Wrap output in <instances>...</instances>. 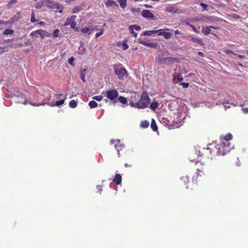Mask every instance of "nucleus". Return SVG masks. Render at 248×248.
Returning a JSON list of instances; mask_svg holds the SVG:
<instances>
[{
    "label": "nucleus",
    "mask_w": 248,
    "mask_h": 248,
    "mask_svg": "<svg viewBox=\"0 0 248 248\" xmlns=\"http://www.w3.org/2000/svg\"><path fill=\"white\" fill-rule=\"evenodd\" d=\"M232 139V135L229 134L225 136L222 142L212 148L210 147L203 148L202 150V155L203 157L212 159L216 155H224L233 148V146L231 144L230 140Z\"/></svg>",
    "instance_id": "f257e3e1"
},
{
    "label": "nucleus",
    "mask_w": 248,
    "mask_h": 248,
    "mask_svg": "<svg viewBox=\"0 0 248 248\" xmlns=\"http://www.w3.org/2000/svg\"><path fill=\"white\" fill-rule=\"evenodd\" d=\"M150 98L147 93L146 91H143L140 99L138 102L134 103L130 102V105L132 107L139 108H146L149 104Z\"/></svg>",
    "instance_id": "f03ea898"
},
{
    "label": "nucleus",
    "mask_w": 248,
    "mask_h": 248,
    "mask_svg": "<svg viewBox=\"0 0 248 248\" xmlns=\"http://www.w3.org/2000/svg\"><path fill=\"white\" fill-rule=\"evenodd\" d=\"M199 155L197 157V160L196 161L195 160V158H194V157L195 156L194 155H192L189 157L191 163V166L192 167H193L194 169L195 170H196L197 171H199L202 173H203L204 170V167L203 164L202 162V159L201 158L202 157V158H205V157H203V155H202V153L200 151H199Z\"/></svg>",
    "instance_id": "7ed1b4c3"
},
{
    "label": "nucleus",
    "mask_w": 248,
    "mask_h": 248,
    "mask_svg": "<svg viewBox=\"0 0 248 248\" xmlns=\"http://www.w3.org/2000/svg\"><path fill=\"white\" fill-rule=\"evenodd\" d=\"M113 67L115 74L119 79H124L127 76V72L122 64H114Z\"/></svg>",
    "instance_id": "20e7f679"
},
{
    "label": "nucleus",
    "mask_w": 248,
    "mask_h": 248,
    "mask_svg": "<svg viewBox=\"0 0 248 248\" xmlns=\"http://www.w3.org/2000/svg\"><path fill=\"white\" fill-rule=\"evenodd\" d=\"M119 93L115 89L108 90L105 93V96L109 99L113 101L114 103H116L115 100L118 97Z\"/></svg>",
    "instance_id": "39448f33"
},
{
    "label": "nucleus",
    "mask_w": 248,
    "mask_h": 248,
    "mask_svg": "<svg viewBox=\"0 0 248 248\" xmlns=\"http://www.w3.org/2000/svg\"><path fill=\"white\" fill-rule=\"evenodd\" d=\"M30 36L36 37H37L38 36H39L41 37V38L43 39L45 37H49L50 33L43 29H39L31 32L30 33Z\"/></svg>",
    "instance_id": "423d86ee"
},
{
    "label": "nucleus",
    "mask_w": 248,
    "mask_h": 248,
    "mask_svg": "<svg viewBox=\"0 0 248 248\" xmlns=\"http://www.w3.org/2000/svg\"><path fill=\"white\" fill-rule=\"evenodd\" d=\"M76 18V16H72L70 17L67 18L64 24V26L70 25L71 28L75 29L76 31H78V28L76 27L77 23L75 21Z\"/></svg>",
    "instance_id": "0eeeda50"
},
{
    "label": "nucleus",
    "mask_w": 248,
    "mask_h": 248,
    "mask_svg": "<svg viewBox=\"0 0 248 248\" xmlns=\"http://www.w3.org/2000/svg\"><path fill=\"white\" fill-rule=\"evenodd\" d=\"M110 143L111 144H114V147L116 150L117 151L118 156L120 157V151H122L124 148V145L120 143V140H110Z\"/></svg>",
    "instance_id": "6e6552de"
},
{
    "label": "nucleus",
    "mask_w": 248,
    "mask_h": 248,
    "mask_svg": "<svg viewBox=\"0 0 248 248\" xmlns=\"http://www.w3.org/2000/svg\"><path fill=\"white\" fill-rule=\"evenodd\" d=\"M166 11L171 14H181L182 13V11H180L177 8L176 6L174 5L170 4L168 5L166 7Z\"/></svg>",
    "instance_id": "1a4fd4ad"
},
{
    "label": "nucleus",
    "mask_w": 248,
    "mask_h": 248,
    "mask_svg": "<svg viewBox=\"0 0 248 248\" xmlns=\"http://www.w3.org/2000/svg\"><path fill=\"white\" fill-rule=\"evenodd\" d=\"M67 95V94H65L64 95L63 99H61L59 101H57L55 103H51L50 102H46V103H42V105H45V104H47V105L50 106L51 107H53V106L59 107L64 104V101L66 99Z\"/></svg>",
    "instance_id": "9d476101"
},
{
    "label": "nucleus",
    "mask_w": 248,
    "mask_h": 248,
    "mask_svg": "<svg viewBox=\"0 0 248 248\" xmlns=\"http://www.w3.org/2000/svg\"><path fill=\"white\" fill-rule=\"evenodd\" d=\"M218 28H219L217 27H214L212 26H206L205 27L202 28V31L204 35H207L209 33L212 34V33L211 32V29H217ZM213 34L216 35V34L214 33H213Z\"/></svg>",
    "instance_id": "9b49d317"
},
{
    "label": "nucleus",
    "mask_w": 248,
    "mask_h": 248,
    "mask_svg": "<svg viewBox=\"0 0 248 248\" xmlns=\"http://www.w3.org/2000/svg\"><path fill=\"white\" fill-rule=\"evenodd\" d=\"M141 16L146 18L153 19L155 17L154 14L148 10H144L141 13Z\"/></svg>",
    "instance_id": "f8f14e48"
},
{
    "label": "nucleus",
    "mask_w": 248,
    "mask_h": 248,
    "mask_svg": "<svg viewBox=\"0 0 248 248\" xmlns=\"http://www.w3.org/2000/svg\"><path fill=\"white\" fill-rule=\"evenodd\" d=\"M129 29L131 33L132 34V36L134 37H136L137 36V33L134 32V30L137 31H140L141 29V28L140 26L137 25H131L129 27Z\"/></svg>",
    "instance_id": "ddd939ff"
},
{
    "label": "nucleus",
    "mask_w": 248,
    "mask_h": 248,
    "mask_svg": "<svg viewBox=\"0 0 248 248\" xmlns=\"http://www.w3.org/2000/svg\"><path fill=\"white\" fill-rule=\"evenodd\" d=\"M139 43L151 48H156L157 45L156 43H147L144 40L139 39Z\"/></svg>",
    "instance_id": "4468645a"
},
{
    "label": "nucleus",
    "mask_w": 248,
    "mask_h": 248,
    "mask_svg": "<svg viewBox=\"0 0 248 248\" xmlns=\"http://www.w3.org/2000/svg\"><path fill=\"white\" fill-rule=\"evenodd\" d=\"M189 182V177L187 175L183 176L181 178V183L186 186V188H188L187 184Z\"/></svg>",
    "instance_id": "2eb2a0df"
},
{
    "label": "nucleus",
    "mask_w": 248,
    "mask_h": 248,
    "mask_svg": "<svg viewBox=\"0 0 248 248\" xmlns=\"http://www.w3.org/2000/svg\"><path fill=\"white\" fill-rule=\"evenodd\" d=\"M105 5L107 7L118 6V4L117 3V2L112 0H106L105 1Z\"/></svg>",
    "instance_id": "dca6fc26"
},
{
    "label": "nucleus",
    "mask_w": 248,
    "mask_h": 248,
    "mask_svg": "<svg viewBox=\"0 0 248 248\" xmlns=\"http://www.w3.org/2000/svg\"><path fill=\"white\" fill-rule=\"evenodd\" d=\"M122 176L119 174H117L115 175L114 178L113 179L112 181L116 185H118L121 184L122 182Z\"/></svg>",
    "instance_id": "f3484780"
},
{
    "label": "nucleus",
    "mask_w": 248,
    "mask_h": 248,
    "mask_svg": "<svg viewBox=\"0 0 248 248\" xmlns=\"http://www.w3.org/2000/svg\"><path fill=\"white\" fill-rule=\"evenodd\" d=\"M190 40L192 42L197 43L201 46L204 45V44L203 43L202 40L201 38H198L197 37L192 36L191 37Z\"/></svg>",
    "instance_id": "a211bd4d"
},
{
    "label": "nucleus",
    "mask_w": 248,
    "mask_h": 248,
    "mask_svg": "<svg viewBox=\"0 0 248 248\" xmlns=\"http://www.w3.org/2000/svg\"><path fill=\"white\" fill-rule=\"evenodd\" d=\"M127 0H118V2L119 3L121 8L124 9L127 6Z\"/></svg>",
    "instance_id": "6ab92c4d"
},
{
    "label": "nucleus",
    "mask_w": 248,
    "mask_h": 248,
    "mask_svg": "<svg viewBox=\"0 0 248 248\" xmlns=\"http://www.w3.org/2000/svg\"><path fill=\"white\" fill-rule=\"evenodd\" d=\"M151 127L152 129L154 131H156L157 130V126L156 124L155 121L154 119H152Z\"/></svg>",
    "instance_id": "aec40b11"
},
{
    "label": "nucleus",
    "mask_w": 248,
    "mask_h": 248,
    "mask_svg": "<svg viewBox=\"0 0 248 248\" xmlns=\"http://www.w3.org/2000/svg\"><path fill=\"white\" fill-rule=\"evenodd\" d=\"M153 34H155V30L147 31L141 33L144 36H151Z\"/></svg>",
    "instance_id": "412c9836"
},
{
    "label": "nucleus",
    "mask_w": 248,
    "mask_h": 248,
    "mask_svg": "<svg viewBox=\"0 0 248 248\" xmlns=\"http://www.w3.org/2000/svg\"><path fill=\"white\" fill-rule=\"evenodd\" d=\"M55 8L58 9V11H56V12H59L60 13H62L63 10V6L62 4L57 3L55 5Z\"/></svg>",
    "instance_id": "4be33fe9"
},
{
    "label": "nucleus",
    "mask_w": 248,
    "mask_h": 248,
    "mask_svg": "<svg viewBox=\"0 0 248 248\" xmlns=\"http://www.w3.org/2000/svg\"><path fill=\"white\" fill-rule=\"evenodd\" d=\"M149 125V123L147 121H143L141 122L140 126L142 128H146Z\"/></svg>",
    "instance_id": "5701e85b"
},
{
    "label": "nucleus",
    "mask_w": 248,
    "mask_h": 248,
    "mask_svg": "<svg viewBox=\"0 0 248 248\" xmlns=\"http://www.w3.org/2000/svg\"><path fill=\"white\" fill-rule=\"evenodd\" d=\"M97 103L93 100H92L89 102V106L91 108H95L97 107Z\"/></svg>",
    "instance_id": "b1692460"
},
{
    "label": "nucleus",
    "mask_w": 248,
    "mask_h": 248,
    "mask_svg": "<svg viewBox=\"0 0 248 248\" xmlns=\"http://www.w3.org/2000/svg\"><path fill=\"white\" fill-rule=\"evenodd\" d=\"M82 10V8L81 6H77L74 7L72 10V13H78L80 12Z\"/></svg>",
    "instance_id": "393cba45"
},
{
    "label": "nucleus",
    "mask_w": 248,
    "mask_h": 248,
    "mask_svg": "<svg viewBox=\"0 0 248 248\" xmlns=\"http://www.w3.org/2000/svg\"><path fill=\"white\" fill-rule=\"evenodd\" d=\"M118 100L123 104H125L127 102V99L125 97L122 96H121L118 98Z\"/></svg>",
    "instance_id": "a878e982"
},
{
    "label": "nucleus",
    "mask_w": 248,
    "mask_h": 248,
    "mask_svg": "<svg viewBox=\"0 0 248 248\" xmlns=\"http://www.w3.org/2000/svg\"><path fill=\"white\" fill-rule=\"evenodd\" d=\"M158 106V104L156 102H152L150 104V108L152 110H155Z\"/></svg>",
    "instance_id": "bb28decb"
},
{
    "label": "nucleus",
    "mask_w": 248,
    "mask_h": 248,
    "mask_svg": "<svg viewBox=\"0 0 248 248\" xmlns=\"http://www.w3.org/2000/svg\"><path fill=\"white\" fill-rule=\"evenodd\" d=\"M69 105L70 108H75L77 106V103L75 100H72L69 102Z\"/></svg>",
    "instance_id": "cd10ccee"
},
{
    "label": "nucleus",
    "mask_w": 248,
    "mask_h": 248,
    "mask_svg": "<svg viewBox=\"0 0 248 248\" xmlns=\"http://www.w3.org/2000/svg\"><path fill=\"white\" fill-rule=\"evenodd\" d=\"M24 105H26L27 103H30L31 105L33 106H39L40 105H42V104H36L34 103H32L31 101L28 102L27 99H25L24 102L22 103Z\"/></svg>",
    "instance_id": "c85d7f7f"
},
{
    "label": "nucleus",
    "mask_w": 248,
    "mask_h": 248,
    "mask_svg": "<svg viewBox=\"0 0 248 248\" xmlns=\"http://www.w3.org/2000/svg\"><path fill=\"white\" fill-rule=\"evenodd\" d=\"M13 33H14V31L12 30H11V29H6L3 32V34L5 35H7L9 34L11 35Z\"/></svg>",
    "instance_id": "c756f323"
},
{
    "label": "nucleus",
    "mask_w": 248,
    "mask_h": 248,
    "mask_svg": "<svg viewBox=\"0 0 248 248\" xmlns=\"http://www.w3.org/2000/svg\"><path fill=\"white\" fill-rule=\"evenodd\" d=\"M38 19H36L35 18V15L34 14V12L33 11H32L31 14V22H35L36 21H38Z\"/></svg>",
    "instance_id": "7c9ffc66"
},
{
    "label": "nucleus",
    "mask_w": 248,
    "mask_h": 248,
    "mask_svg": "<svg viewBox=\"0 0 248 248\" xmlns=\"http://www.w3.org/2000/svg\"><path fill=\"white\" fill-rule=\"evenodd\" d=\"M17 2L16 0H10L8 4H7V7L8 9H10L11 8L12 5L13 4H16Z\"/></svg>",
    "instance_id": "2f4dec72"
},
{
    "label": "nucleus",
    "mask_w": 248,
    "mask_h": 248,
    "mask_svg": "<svg viewBox=\"0 0 248 248\" xmlns=\"http://www.w3.org/2000/svg\"><path fill=\"white\" fill-rule=\"evenodd\" d=\"M163 36L166 39H170L171 36V34L168 32H164Z\"/></svg>",
    "instance_id": "473e14b6"
},
{
    "label": "nucleus",
    "mask_w": 248,
    "mask_h": 248,
    "mask_svg": "<svg viewBox=\"0 0 248 248\" xmlns=\"http://www.w3.org/2000/svg\"><path fill=\"white\" fill-rule=\"evenodd\" d=\"M85 71H86V69H83L80 74V78L82 80V81L84 82H85L86 81L85 76V74H84V72H85Z\"/></svg>",
    "instance_id": "72a5a7b5"
},
{
    "label": "nucleus",
    "mask_w": 248,
    "mask_h": 248,
    "mask_svg": "<svg viewBox=\"0 0 248 248\" xmlns=\"http://www.w3.org/2000/svg\"><path fill=\"white\" fill-rule=\"evenodd\" d=\"M123 49L125 50L128 49V45L127 44V41H124L122 44Z\"/></svg>",
    "instance_id": "f704fd0d"
},
{
    "label": "nucleus",
    "mask_w": 248,
    "mask_h": 248,
    "mask_svg": "<svg viewBox=\"0 0 248 248\" xmlns=\"http://www.w3.org/2000/svg\"><path fill=\"white\" fill-rule=\"evenodd\" d=\"M104 29H101V30H100L99 32H97L95 34V38H96L99 37L100 36L102 35L104 33Z\"/></svg>",
    "instance_id": "c9c22d12"
},
{
    "label": "nucleus",
    "mask_w": 248,
    "mask_h": 248,
    "mask_svg": "<svg viewBox=\"0 0 248 248\" xmlns=\"http://www.w3.org/2000/svg\"><path fill=\"white\" fill-rule=\"evenodd\" d=\"M93 100H95L97 101H100L102 100L103 99V96L101 95H98V96H94L93 97Z\"/></svg>",
    "instance_id": "e433bc0d"
},
{
    "label": "nucleus",
    "mask_w": 248,
    "mask_h": 248,
    "mask_svg": "<svg viewBox=\"0 0 248 248\" xmlns=\"http://www.w3.org/2000/svg\"><path fill=\"white\" fill-rule=\"evenodd\" d=\"M60 32V30L59 29H56L54 31L53 33L52 34V36L53 37H57L59 36V34Z\"/></svg>",
    "instance_id": "4c0bfd02"
},
{
    "label": "nucleus",
    "mask_w": 248,
    "mask_h": 248,
    "mask_svg": "<svg viewBox=\"0 0 248 248\" xmlns=\"http://www.w3.org/2000/svg\"><path fill=\"white\" fill-rule=\"evenodd\" d=\"M164 31H163V30L159 29L158 30H155V33H158V35L159 36H163V34Z\"/></svg>",
    "instance_id": "58836bf2"
},
{
    "label": "nucleus",
    "mask_w": 248,
    "mask_h": 248,
    "mask_svg": "<svg viewBox=\"0 0 248 248\" xmlns=\"http://www.w3.org/2000/svg\"><path fill=\"white\" fill-rule=\"evenodd\" d=\"M85 49L82 47H79L78 49V53L79 54H82L85 52Z\"/></svg>",
    "instance_id": "ea45409f"
},
{
    "label": "nucleus",
    "mask_w": 248,
    "mask_h": 248,
    "mask_svg": "<svg viewBox=\"0 0 248 248\" xmlns=\"http://www.w3.org/2000/svg\"><path fill=\"white\" fill-rule=\"evenodd\" d=\"M180 85H181V86H182V87L184 88H187L189 86V83H186V82H182V83H180Z\"/></svg>",
    "instance_id": "a19ab883"
},
{
    "label": "nucleus",
    "mask_w": 248,
    "mask_h": 248,
    "mask_svg": "<svg viewBox=\"0 0 248 248\" xmlns=\"http://www.w3.org/2000/svg\"><path fill=\"white\" fill-rule=\"evenodd\" d=\"M74 60H75L74 58L73 57H72L68 59V62L70 65H74L73 62H74Z\"/></svg>",
    "instance_id": "79ce46f5"
},
{
    "label": "nucleus",
    "mask_w": 248,
    "mask_h": 248,
    "mask_svg": "<svg viewBox=\"0 0 248 248\" xmlns=\"http://www.w3.org/2000/svg\"><path fill=\"white\" fill-rule=\"evenodd\" d=\"M89 31V28L85 27L81 29V31L83 33H86L88 32Z\"/></svg>",
    "instance_id": "37998d69"
},
{
    "label": "nucleus",
    "mask_w": 248,
    "mask_h": 248,
    "mask_svg": "<svg viewBox=\"0 0 248 248\" xmlns=\"http://www.w3.org/2000/svg\"><path fill=\"white\" fill-rule=\"evenodd\" d=\"M177 80L178 82H180L183 80V78L181 74H179L178 75Z\"/></svg>",
    "instance_id": "c03bdc74"
},
{
    "label": "nucleus",
    "mask_w": 248,
    "mask_h": 248,
    "mask_svg": "<svg viewBox=\"0 0 248 248\" xmlns=\"http://www.w3.org/2000/svg\"><path fill=\"white\" fill-rule=\"evenodd\" d=\"M96 189L98 192H99V193L101 194V191L102 190V186L101 185H97L96 186Z\"/></svg>",
    "instance_id": "a18cd8bd"
},
{
    "label": "nucleus",
    "mask_w": 248,
    "mask_h": 248,
    "mask_svg": "<svg viewBox=\"0 0 248 248\" xmlns=\"http://www.w3.org/2000/svg\"><path fill=\"white\" fill-rule=\"evenodd\" d=\"M200 5L203 8V10H205L206 9V8L207 7V5L206 4H205L204 3H201Z\"/></svg>",
    "instance_id": "49530a36"
},
{
    "label": "nucleus",
    "mask_w": 248,
    "mask_h": 248,
    "mask_svg": "<svg viewBox=\"0 0 248 248\" xmlns=\"http://www.w3.org/2000/svg\"><path fill=\"white\" fill-rule=\"evenodd\" d=\"M226 53L228 54H234V55H236L235 53H234L232 50H227L226 51Z\"/></svg>",
    "instance_id": "de8ad7c7"
},
{
    "label": "nucleus",
    "mask_w": 248,
    "mask_h": 248,
    "mask_svg": "<svg viewBox=\"0 0 248 248\" xmlns=\"http://www.w3.org/2000/svg\"><path fill=\"white\" fill-rule=\"evenodd\" d=\"M190 27L193 29V31H194V32H195L196 33H197V32H198L197 30V29L195 28V27L194 25H191L190 26Z\"/></svg>",
    "instance_id": "09e8293b"
},
{
    "label": "nucleus",
    "mask_w": 248,
    "mask_h": 248,
    "mask_svg": "<svg viewBox=\"0 0 248 248\" xmlns=\"http://www.w3.org/2000/svg\"><path fill=\"white\" fill-rule=\"evenodd\" d=\"M6 47H1L0 46V54H2L3 52H4V49L6 48Z\"/></svg>",
    "instance_id": "8fccbe9b"
},
{
    "label": "nucleus",
    "mask_w": 248,
    "mask_h": 248,
    "mask_svg": "<svg viewBox=\"0 0 248 248\" xmlns=\"http://www.w3.org/2000/svg\"><path fill=\"white\" fill-rule=\"evenodd\" d=\"M174 33L175 35H177V34H181L182 33L181 32L179 31L178 30H177L176 31H174Z\"/></svg>",
    "instance_id": "3c124183"
},
{
    "label": "nucleus",
    "mask_w": 248,
    "mask_h": 248,
    "mask_svg": "<svg viewBox=\"0 0 248 248\" xmlns=\"http://www.w3.org/2000/svg\"><path fill=\"white\" fill-rule=\"evenodd\" d=\"M144 6L145 8H153V7H152L151 5H149V4H145L144 5Z\"/></svg>",
    "instance_id": "603ef678"
},
{
    "label": "nucleus",
    "mask_w": 248,
    "mask_h": 248,
    "mask_svg": "<svg viewBox=\"0 0 248 248\" xmlns=\"http://www.w3.org/2000/svg\"><path fill=\"white\" fill-rule=\"evenodd\" d=\"M223 103V105L224 106V107H225V109H226L227 108H230V107H229V106H226V105H225V104H228V101H226V103H225V102H224Z\"/></svg>",
    "instance_id": "864d4df0"
},
{
    "label": "nucleus",
    "mask_w": 248,
    "mask_h": 248,
    "mask_svg": "<svg viewBox=\"0 0 248 248\" xmlns=\"http://www.w3.org/2000/svg\"><path fill=\"white\" fill-rule=\"evenodd\" d=\"M172 59V58L171 57H167V58H165L164 59V61H170V60H171Z\"/></svg>",
    "instance_id": "5fc2aeb1"
},
{
    "label": "nucleus",
    "mask_w": 248,
    "mask_h": 248,
    "mask_svg": "<svg viewBox=\"0 0 248 248\" xmlns=\"http://www.w3.org/2000/svg\"><path fill=\"white\" fill-rule=\"evenodd\" d=\"M62 95H63V94H61V93H60V94H55V96H56L57 98H59L60 97H61V96H62Z\"/></svg>",
    "instance_id": "6e6d98bb"
},
{
    "label": "nucleus",
    "mask_w": 248,
    "mask_h": 248,
    "mask_svg": "<svg viewBox=\"0 0 248 248\" xmlns=\"http://www.w3.org/2000/svg\"><path fill=\"white\" fill-rule=\"evenodd\" d=\"M237 55L239 58H241V59L246 58V57L244 55Z\"/></svg>",
    "instance_id": "4d7b16f0"
},
{
    "label": "nucleus",
    "mask_w": 248,
    "mask_h": 248,
    "mask_svg": "<svg viewBox=\"0 0 248 248\" xmlns=\"http://www.w3.org/2000/svg\"><path fill=\"white\" fill-rule=\"evenodd\" d=\"M124 166L126 168H127V167H131L132 166V165H129L127 163H125L124 164Z\"/></svg>",
    "instance_id": "13d9d810"
},
{
    "label": "nucleus",
    "mask_w": 248,
    "mask_h": 248,
    "mask_svg": "<svg viewBox=\"0 0 248 248\" xmlns=\"http://www.w3.org/2000/svg\"><path fill=\"white\" fill-rule=\"evenodd\" d=\"M38 24L40 25L43 26L45 25V22L44 21H40L38 22Z\"/></svg>",
    "instance_id": "bf43d9fd"
},
{
    "label": "nucleus",
    "mask_w": 248,
    "mask_h": 248,
    "mask_svg": "<svg viewBox=\"0 0 248 248\" xmlns=\"http://www.w3.org/2000/svg\"><path fill=\"white\" fill-rule=\"evenodd\" d=\"M9 23H10L9 21H3V23H2V24H8Z\"/></svg>",
    "instance_id": "052dcab7"
},
{
    "label": "nucleus",
    "mask_w": 248,
    "mask_h": 248,
    "mask_svg": "<svg viewBox=\"0 0 248 248\" xmlns=\"http://www.w3.org/2000/svg\"><path fill=\"white\" fill-rule=\"evenodd\" d=\"M198 55L200 56H202V57H203V54L201 52V51H199L198 52Z\"/></svg>",
    "instance_id": "680f3d73"
},
{
    "label": "nucleus",
    "mask_w": 248,
    "mask_h": 248,
    "mask_svg": "<svg viewBox=\"0 0 248 248\" xmlns=\"http://www.w3.org/2000/svg\"><path fill=\"white\" fill-rule=\"evenodd\" d=\"M122 45V44L120 43V42H117V46L119 47H120L121 46V45Z\"/></svg>",
    "instance_id": "e2e57ef3"
},
{
    "label": "nucleus",
    "mask_w": 248,
    "mask_h": 248,
    "mask_svg": "<svg viewBox=\"0 0 248 248\" xmlns=\"http://www.w3.org/2000/svg\"><path fill=\"white\" fill-rule=\"evenodd\" d=\"M11 41H12V40H11L8 39V40H5V41H4V43H5V42H11Z\"/></svg>",
    "instance_id": "0e129e2a"
},
{
    "label": "nucleus",
    "mask_w": 248,
    "mask_h": 248,
    "mask_svg": "<svg viewBox=\"0 0 248 248\" xmlns=\"http://www.w3.org/2000/svg\"><path fill=\"white\" fill-rule=\"evenodd\" d=\"M186 25L189 26V27H190V26L192 25V24H190L188 22H186Z\"/></svg>",
    "instance_id": "69168bd1"
},
{
    "label": "nucleus",
    "mask_w": 248,
    "mask_h": 248,
    "mask_svg": "<svg viewBox=\"0 0 248 248\" xmlns=\"http://www.w3.org/2000/svg\"><path fill=\"white\" fill-rule=\"evenodd\" d=\"M244 110H245L246 112H248V108H245Z\"/></svg>",
    "instance_id": "338daca9"
},
{
    "label": "nucleus",
    "mask_w": 248,
    "mask_h": 248,
    "mask_svg": "<svg viewBox=\"0 0 248 248\" xmlns=\"http://www.w3.org/2000/svg\"><path fill=\"white\" fill-rule=\"evenodd\" d=\"M23 46L22 44H20L17 45L18 46Z\"/></svg>",
    "instance_id": "774afa93"
}]
</instances>
